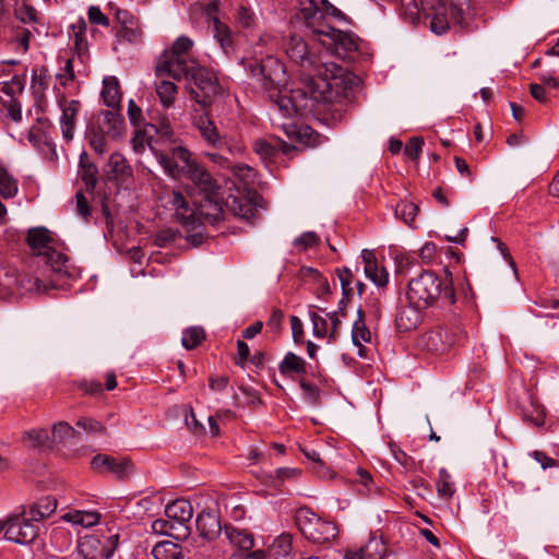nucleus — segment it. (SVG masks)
Instances as JSON below:
<instances>
[{"label":"nucleus","mask_w":559,"mask_h":559,"mask_svg":"<svg viewBox=\"0 0 559 559\" xmlns=\"http://www.w3.org/2000/svg\"><path fill=\"white\" fill-rule=\"evenodd\" d=\"M246 68L269 91L272 102L271 120L283 128L287 135L295 133V124L278 122L280 116L293 119L296 116L316 114L321 105L346 97L354 81L352 74L345 73L341 66L331 62L325 67V72L331 71V79L325 74V78L311 79L304 87L287 90L284 86L287 81L286 70L277 58L267 56L261 61L249 62Z\"/></svg>","instance_id":"obj_1"},{"label":"nucleus","mask_w":559,"mask_h":559,"mask_svg":"<svg viewBox=\"0 0 559 559\" xmlns=\"http://www.w3.org/2000/svg\"><path fill=\"white\" fill-rule=\"evenodd\" d=\"M199 192L200 200L193 202L191 206L186 197L173 191L169 203L175 210V216L185 227L195 229L204 222L214 224L223 218L224 207L230 206L235 214L248 218L252 215V209L248 204H241L236 198L231 199V203L224 201L222 187L213 178V176L200 164H195L185 175Z\"/></svg>","instance_id":"obj_2"},{"label":"nucleus","mask_w":559,"mask_h":559,"mask_svg":"<svg viewBox=\"0 0 559 559\" xmlns=\"http://www.w3.org/2000/svg\"><path fill=\"white\" fill-rule=\"evenodd\" d=\"M536 462H538L543 469L556 466V461L548 456L545 452L535 450L530 454Z\"/></svg>","instance_id":"obj_62"},{"label":"nucleus","mask_w":559,"mask_h":559,"mask_svg":"<svg viewBox=\"0 0 559 559\" xmlns=\"http://www.w3.org/2000/svg\"><path fill=\"white\" fill-rule=\"evenodd\" d=\"M468 7V0H431L424 9V22L436 35H443L451 26L464 23Z\"/></svg>","instance_id":"obj_6"},{"label":"nucleus","mask_w":559,"mask_h":559,"mask_svg":"<svg viewBox=\"0 0 559 559\" xmlns=\"http://www.w3.org/2000/svg\"><path fill=\"white\" fill-rule=\"evenodd\" d=\"M61 109L60 128L62 138L67 142H71L74 136L75 117L81 108V103L75 99L68 100L66 96H61L58 100Z\"/></svg>","instance_id":"obj_17"},{"label":"nucleus","mask_w":559,"mask_h":559,"mask_svg":"<svg viewBox=\"0 0 559 559\" xmlns=\"http://www.w3.org/2000/svg\"><path fill=\"white\" fill-rule=\"evenodd\" d=\"M455 343V336L445 329H436L427 332L423 338L421 344L429 352L445 353Z\"/></svg>","instance_id":"obj_21"},{"label":"nucleus","mask_w":559,"mask_h":559,"mask_svg":"<svg viewBox=\"0 0 559 559\" xmlns=\"http://www.w3.org/2000/svg\"><path fill=\"white\" fill-rule=\"evenodd\" d=\"M75 201H76V211L79 215H81L83 218H87L91 216V209L88 206L87 200L84 197L82 192H76L75 194Z\"/></svg>","instance_id":"obj_63"},{"label":"nucleus","mask_w":559,"mask_h":559,"mask_svg":"<svg viewBox=\"0 0 559 559\" xmlns=\"http://www.w3.org/2000/svg\"><path fill=\"white\" fill-rule=\"evenodd\" d=\"M300 15L306 27L317 39L342 58H354L353 53L360 50V39L352 32H343L329 23L322 22V14L314 8L311 0H298Z\"/></svg>","instance_id":"obj_3"},{"label":"nucleus","mask_w":559,"mask_h":559,"mask_svg":"<svg viewBox=\"0 0 559 559\" xmlns=\"http://www.w3.org/2000/svg\"><path fill=\"white\" fill-rule=\"evenodd\" d=\"M364 273L377 287H384L389 282V273L384 266L379 265L373 251L364 249L360 253Z\"/></svg>","instance_id":"obj_19"},{"label":"nucleus","mask_w":559,"mask_h":559,"mask_svg":"<svg viewBox=\"0 0 559 559\" xmlns=\"http://www.w3.org/2000/svg\"><path fill=\"white\" fill-rule=\"evenodd\" d=\"M421 309L424 308L411 302L402 307L395 317V324L399 331L407 332L416 329L423 319Z\"/></svg>","instance_id":"obj_25"},{"label":"nucleus","mask_w":559,"mask_h":559,"mask_svg":"<svg viewBox=\"0 0 559 559\" xmlns=\"http://www.w3.org/2000/svg\"><path fill=\"white\" fill-rule=\"evenodd\" d=\"M371 333L367 329L364 321V311L361 309L358 310V319L355 321L352 331V340L354 345L359 347L358 354L362 355V343L370 342Z\"/></svg>","instance_id":"obj_33"},{"label":"nucleus","mask_w":559,"mask_h":559,"mask_svg":"<svg viewBox=\"0 0 559 559\" xmlns=\"http://www.w3.org/2000/svg\"><path fill=\"white\" fill-rule=\"evenodd\" d=\"M15 16L24 24H35L38 22V13L34 7L26 2V0H22L21 3L16 1Z\"/></svg>","instance_id":"obj_42"},{"label":"nucleus","mask_w":559,"mask_h":559,"mask_svg":"<svg viewBox=\"0 0 559 559\" xmlns=\"http://www.w3.org/2000/svg\"><path fill=\"white\" fill-rule=\"evenodd\" d=\"M8 116L15 122L22 120V106L17 99L12 98L7 105Z\"/></svg>","instance_id":"obj_64"},{"label":"nucleus","mask_w":559,"mask_h":559,"mask_svg":"<svg viewBox=\"0 0 559 559\" xmlns=\"http://www.w3.org/2000/svg\"><path fill=\"white\" fill-rule=\"evenodd\" d=\"M195 525L200 535L207 540L216 538L222 532L219 519L214 511L200 512L197 515Z\"/></svg>","instance_id":"obj_23"},{"label":"nucleus","mask_w":559,"mask_h":559,"mask_svg":"<svg viewBox=\"0 0 559 559\" xmlns=\"http://www.w3.org/2000/svg\"><path fill=\"white\" fill-rule=\"evenodd\" d=\"M428 5L429 0L420 3L417 0H399L397 12L404 22L417 25L424 21V9Z\"/></svg>","instance_id":"obj_26"},{"label":"nucleus","mask_w":559,"mask_h":559,"mask_svg":"<svg viewBox=\"0 0 559 559\" xmlns=\"http://www.w3.org/2000/svg\"><path fill=\"white\" fill-rule=\"evenodd\" d=\"M320 238L314 231H305L299 237H297L293 245L298 250H307L309 248H314L319 245Z\"/></svg>","instance_id":"obj_46"},{"label":"nucleus","mask_w":559,"mask_h":559,"mask_svg":"<svg viewBox=\"0 0 559 559\" xmlns=\"http://www.w3.org/2000/svg\"><path fill=\"white\" fill-rule=\"evenodd\" d=\"M116 19L119 23V28L116 32V39L119 44L138 45L142 43L143 32L136 16L127 10H117Z\"/></svg>","instance_id":"obj_15"},{"label":"nucleus","mask_w":559,"mask_h":559,"mask_svg":"<svg viewBox=\"0 0 559 559\" xmlns=\"http://www.w3.org/2000/svg\"><path fill=\"white\" fill-rule=\"evenodd\" d=\"M57 509V500L53 497L40 498L31 508L28 515L31 520L38 523L39 521L50 516Z\"/></svg>","instance_id":"obj_31"},{"label":"nucleus","mask_w":559,"mask_h":559,"mask_svg":"<svg viewBox=\"0 0 559 559\" xmlns=\"http://www.w3.org/2000/svg\"><path fill=\"white\" fill-rule=\"evenodd\" d=\"M97 168L94 164H87L81 167V178L84 181L86 188L93 190L97 182Z\"/></svg>","instance_id":"obj_50"},{"label":"nucleus","mask_w":559,"mask_h":559,"mask_svg":"<svg viewBox=\"0 0 559 559\" xmlns=\"http://www.w3.org/2000/svg\"><path fill=\"white\" fill-rule=\"evenodd\" d=\"M314 4V8L322 14V22L329 23L328 17H333L336 20H344L345 14L337 9L335 5L330 3L328 0H321L320 3L316 0H311Z\"/></svg>","instance_id":"obj_43"},{"label":"nucleus","mask_w":559,"mask_h":559,"mask_svg":"<svg viewBox=\"0 0 559 559\" xmlns=\"http://www.w3.org/2000/svg\"><path fill=\"white\" fill-rule=\"evenodd\" d=\"M98 130L112 139H119L124 133V119L114 110H103L98 116Z\"/></svg>","instance_id":"obj_22"},{"label":"nucleus","mask_w":559,"mask_h":559,"mask_svg":"<svg viewBox=\"0 0 559 559\" xmlns=\"http://www.w3.org/2000/svg\"><path fill=\"white\" fill-rule=\"evenodd\" d=\"M293 549V540L292 536L288 534H282L276 539H274L271 550L274 551L276 557L287 556L290 554Z\"/></svg>","instance_id":"obj_45"},{"label":"nucleus","mask_w":559,"mask_h":559,"mask_svg":"<svg viewBox=\"0 0 559 559\" xmlns=\"http://www.w3.org/2000/svg\"><path fill=\"white\" fill-rule=\"evenodd\" d=\"M106 171L111 177L124 176L130 171L128 162L124 156L120 153H112L106 165Z\"/></svg>","instance_id":"obj_38"},{"label":"nucleus","mask_w":559,"mask_h":559,"mask_svg":"<svg viewBox=\"0 0 559 559\" xmlns=\"http://www.w3.org/2000/svg\"><path fill=\"white\" fill-rule=\"evenodd\" d=\"M155 156L164 173L174 179L183 177L197 164L188 148L177 141H171L167 150L157 152Z\"/></svg>","instance_id":"obj_10"},{"label":"nucleus","mask_w":559,"mask_h":559,"mask_svg":"<svg viewBox=\"0 0 559 559\" xmlns=\"http://www.w3.org/2000/svg\"><path fill=\"white\" fill-rule=\"evenodd\" d=\"M224 534L230 545L238 551L234 556H240L241 559H265L266 554L262 549L252 550L254 547L253 534L243 528L226 525Z\"/></svg>","instance_id":"obj_13"},{"label":"nucleus","mask_w":559,"mask_h":559,"mask_svg":"<svg viewBox=\"0 0 559 559\" xmlns=\"http://www.w3.org/2000/svg\"><path fill=\"white\" fill-rule=\"evenodd\" d=\"M128 116L132 124L140 126L142 123V110L133 99L128 103Z\"/></svg>","instance_id":"obj_61"},{"label":"nucleus","mask_w":559,"mask_h":559,"mask_svg":"<svg viewBox=\"0 0 559 559\" xmlns=\"http://www.w3.org/2000/svg\"><path fill=\"white\" fill-rule=\"evenodd\" d=\"M164 75L165 74L158 76L160 81L156 82V93L159 97L163 107L170 108L176 99L177 86L174 82L164 80Z\"/></svg>","instance_id":"obj_34"},{"label":"nucleus","mask_w":559,"mask_h":559,"mask_svg":"<svg viewBox=\"0 0 559 559\" xmlns=\"http://www.w3.org/2000/svg\"><path fill=\"white\" fill-rule=\"evenodd\" d=\"M295 520L301 534L313 543H328L337 535L334 523L322 520L307 507L297 510Z\"/></svg>","instance_id":"obj_9"},{"label":"nucleus","mask_w":559,"mask_h":559,"mask_svg":"<svg viewBox=\"0 0 559 559\" xmlns=\"http://www.w3.org/2000/svg\"><path fill=\"white\" fill-rule=\"evenodd\" d=\"M406 298L408 302L425 309L438 301L443 308L452 307L456 302L452 280H442L432 271H423L408 282Z\"/></svg>","instance_id":"obj_4"},{"label":"nucleus","mask_w":559,"mask_h":559,"mask_svg":"<svg viewBox=\"0 0 559 559\" xmlns=\"http://www.w3.org/2000/svg\"><path fill=\"white\" fill-rule=\"evenodd\" d=\"M252 147L265 164L272 163L280 153L287 155L294 150V146L278 138L258 139L253 142Z\"/></svg>","instance_id":"obj_18"},{"label":"nucleus","mask_w":559,"mask_h":559,"mask_svg":"<svg viewBox=\"0 0 559 559\" xmlns=\"http://www.w3.org/2000/svg\"><path fill=\"white\" fill-rule=\"evenodd\" d=\"M205 338V332L202 328L191 326L183 331L181 344L186 349H193Z\"/></svg>","instance_id":"obj_41"},{"label":"nucleus","mask_w":559,"mask_h":559,"mask_svg":"<svg viewBox=\"0 0 559 559\" xmlns=\"http://www.w3.org/2000/svg\"><path fill=\"white\" fill-rule=\"evenodd\" d=\"M307 364L305 359L297 356L293 352H288L278 365V370L283 376L292 377L294 374H302L306 372Z\"/></svg>","instance_id":"obj_30"},{"label":"nucleus","mask_w":559,"mask_h":559,"mask_svg":"<svg viewBox=\"0 0 559 559\" xmlns=\"http://www.w3.org/2000/svg\"><path fill=\"white\" fill-rule=\"evenodd\" d=\"M4 531L5 539L20 545L34 542L38 535V524L31 516L23 514L11 515L5 522H0V533Z\"/></svg>","instance_id":"obj_12"},{"label":"nucleus","mask_w":559,"mask_h":559,"mask_svg":"<svg viewBox=\"0 0 559 559\" xmlns=\"http://www.w3.org/2000/svg\"><path fill=\"white\" fill-rule=\"evenodd\" d=\"M419 212V207L413 202L403 201L397 204L395 215L411 225Z\"/></svg>","instance_id":"obj_44"},{"label":"nucleus","mask_w":559,"mask_h":559,"mask_svg":"<svg viewBox=\"0 0 559 559\" xmlns=\"http://www.w3.org/2000/svg\"><path fill=\"white\" fill-rule=\"evenodd\" d=\"M193 46L191 38L179 36L171 48L165 50L164 58L156 66V75L167 74L175 80H181L188 73L189 67L194 62L188 59V53Z\"/></svg>","instance_id":"obj_7"},{"label":"nucleus","mask_w":559,"mask_h":559,"mask_svg":"<svg viewBox=\"0 0 559 559\" xmlns=\"http://www.w3.org/2000/svg\"><path fill=\"white\" fill-rule=\"evenodd\" d=\"M98 545H99V540L96 537L85 536L79 544L80 554L85 559H94L95 554L93 552V549H96Z\"/></svg>","instance_id":"obj_48"},{"label":"nucleus","mask_w":559,"mask_h":559,"mask_svg":"<svg viewBox=\"0 0 559 559\" xmlns=\"http://www.w3.org/2000/svg\"><path fill=\"white\" fill-rule=\"evenodd\" d=\"M205 157L211 160L213 164L217 165L222 169H231L234 173L237 171L236 167L233 163L226 157L219 154L218 152H205Z\"/></svg>","instance_id":"obj_54"},{"label":"nucleus","mask_w":559,"mask_h":559,"mask_svg":"<svg viewBox=\"0 0 559 559\" xmlns=\"http://www.w3.org/2000/svg\"><path fill=\"white\" fill-rule=\"evenodd\" d=\"M63 519L71 522L74 525L82 527H92L98 524L100 515L97 512L92 511H74L63 515Z\"/></svg>","instance_id":"obj_35"},{"label":"nucleus","mask_w":559,"mask_h":559,"mask_svg":"<svg viewBox=\"0 0 559 559\" xmlns=\"http://www.w3.org/2000/svg\"><path fill=\"white\" fill-rule=\"evenodd\" d=\"M31 36L29 29L22 28L19 31L15 37L16 49L25 53L29 48Z\"/></svg>","instance_id":"obj_60"},{"label":"nucleus","mask_w":559,"mask_h":559,"mask_svg":"<svg viewBox=\"0 0 559 559\" xmlns=\"http://www.w3.org/2000/svg\"><path fill=\"white\" fill-rule=\"evenodd\" d=\"M171 523L169 536L177 540L186 539L190 536L191 530L189 526L190 522H181L176 520H168Z\"/></svg>","instance_id":"obj_47"},{"label":"nucleus","mask_w":559,"mask_h":559,"mask_svg":"<svg viewBox=\"0 0 559 559\" xmlns=\"http://www.w3.org/2000/svg\"><path fill=\"white\" fill-rule=\"evenodd\" d=\"M235 21L238 28L242 31H251L257 24L255 13L251 9L240 5L237 9Z\"/></svg>","instance_id":"obj_39"},{"label":"nucleus","mask_w":559,"mask_h":559,"mask_svg":"<svg viewBox=\"0 0 559 559\" xmlns=\"http://www.w3.org/2000/svg\"><path fill=\"white\" fill-rule=\"evenodd\" d=\"M36 266L32 272H24L17 276L16 285L22 293L44 294L49 289L58 287L57 281L62 280L52 273L46 265Z\"/></svg>","instance_id":"obj_11"},{"label":"nucleus","mask_w":559,"mask_h":559,"mask_svg":"<svg viewBox=\"0 0 559 559\" xmlns=\"http://www.w3.org/2000/svg\"><path fill=\"white\" fill-rule=\"evenodd\" d=\"M102 97L107 107L116 108L120 106L121 94L119 81L116 76H106L103 81Z\"/></svg>","instance_id":"obj_29"},{"label":"nucleus","mask_w":559,"mask_h":559,"mask_svg":"<svg viewBox=\"0 0 559 559\" xmlns=\"http://www.w3.org/2000/svg\"><path fill=\"white\" fill-rule=\"evenodd\" d=\"M194 124L205 144L215 150L224 148L225 141L221 136L214 122L207 116L198 117Z\"/></svg>","instance_id":"obj_24"},{"label":"nucleus","mask_w":559,"mask_h":559,"mask_svg":"<svg viewBox=\"0 0 559 559\" xmlns=\"http://www.w3.org/2000/svg\"><path fill=\"white\" fill-rule=\"evenodd\" d=\"M284 49L290 60L305 68L310 69L313 67L319 78H325V69L322 71L314 66L313 57L309 50L308 44L301 36L290 34L288 39L284 43ZM326 64L328 63H325L323 68H325ZM326 75L331 79V71H328Z\"/></svg>","instance_id":"obj_14"},{"label":"nucleus","mask_w":559,"mask_h":559,"mask_svg":"<svg viewBox=\"0 0 559 559\" xmlns=\"http://www.w3.org/2000/svg\"><path fill=\"white\" fill-rule=\"evenodd\" d=\"M213 34L225 55L229 56L235 51L233 32L230 27L218 17H213Z\"/></svg>","instance_id":"obj_27"},{"label":"nucleus","mask_w":559,"mask_h":559,"mask_svg":"<svg viewBox=\"0 0 559 559\" xmlns=\"http://www.w3.org/2000/svg\"><path fill=\"white\" fill-rule=\"evenodd\" d=\"M337 274H338L343 295L345 297H350L352 293H353L352 283H353V278H354L352 271L348 267H343L342 270L337 271Z\"/></svg>","instance_id":"obj_51"},{"label":"nucleus","mask_w":559,"mask_h":559,"mask_svg":"<svg viewBox=\"0 0 559 559\" xmlns=\"http://www.w3.org/2000/svg\"><path fill=\"white\" fill-rule=\"evenodd\" d=\"M437 492L438 496L444 500H450L455 492L454 483L452 481L451 475L444 467L439 469Z\"/></svg>","instance_id":"obj_37"},{"label":"nucleus","mask_w":559,"mask_h":559,"mask_svg":"<svg viewBox=\"0 0 559 559\" xmlns=\"http://www.w3.org/2000/svg\"><path fill=\"white\" fill-rule=\"evenodd\" d=\"M17 191V180L0 164V195L11 199L16 195Z\"/></svg>","instance_id":"obj_36"},{"label":"nucleus","mask_w":559,"mask_h":559,"mask_svg":"<svg viewBox=\"0 0 559 559\" xmlns=\"http://www.w3.org/2000/svg\"><path fill=\"white\" fill-rule=\"evenodd\" d=\"M424 141L420 138H413L406 144L404 153L407 157L412 159H417L423 150Z\"/></svg>","instance_id":"obj_57"},{"label":"nucleus","mask_w":559,"mask_h":559,"mask_svg":"<svg viewBox=\"0 0 559 559\" xmlns=\"http://www.w3.org/2000/svg\"><path fill=\"white\" fill-rule=\"evenodd\" d=\"M87 17L92 24L109 26V19L102 12L99 7L91 5L87 10Z\"/></svg>","instance_id":"obj_55"},{"label":"nucleus","mask_w":559,"mask_h":559,"mask_svg":"<svg viewBox=\"0 0 559 559\" xmlns=\"http://www.w3.org/2000/svg\"><path fill=\"white\" fill-rule=\"evenodd\" d=\"M190 82V95L198 104L209 106L221 92L216 74L204 68L192 64L183 75Z\"/></svg>","instance_id":"obj_8"},{"label":"nucleus","mask_w":559,"mask_h":559,"mask_svg":"<svg viewBox=\"0 0 559 559\" xmlns=\"http://www.w3.org/2000/svg\"><path fill=\"white\" fill-rule=\"evenodd\" d=\"M57 78L60 80L62 85H66L69 81H73L75 79L72 59L66 60L64 66L60 69Z\"/></svg>","instance_id":"obj_58"},{"label":"nucleus","mask_w":559,"mask_h":559,"mask_svg":"<svg viewBox=\"0 0 559 559\" xmlns=\"http://www.w3.org/2000/svg\"><path fill=\"white\" fill-rule=\"evenodd\" d=\"M24 440H28L29 445L38 449L50 448V438L46 429H32L24 432Z\"/></svg>","instance_id":"obj_40"},{"label":"nucleus","mask_w":559,"mask_h":559,"mask_svg":"<svg viewBox=\"0 0 559 559\" xmlns=\"http://www.w3.org/2000/svg\"><path fill=\"white\" fill-rule=\"evenodd\" d=\"M364 273L377 287H384L389 282V273L384 266L379 265L373 251L364 249L360 253Z\"/></svg>","instance_id":"obj_20"},{"label":"nucleus","mask_w":559,"mask_h":559,"mask_svg":"<svg viewBox=\"0 0 559 559\" xmlns=\"http://www.w3.org/2000/svg\"><path fill=\"white\" fill-rule=\"evenodd\" d=\"M92 468L97 473H110L117 478H124L133 472V464L128 457H116L97 454L91 461Z\"/></svg>","instance_id":"obj_16"},{"label":"nucleus","mask_w":559,"mask_h":559,"mask_svg":"<svg viewBox=\"0 0 559 559\" xmlns=\"http://www.w3.org/2000/svg\"><path fill=\"white\" fill-rule=\"evenodd\" d=\"M76 426L87 432H105V427L97 420L92 418H80Z\"/></svg>","instance_id":"obj_59"},{"label":"nucleus","mask_w":559,"mask_h":559,"mask_svg":"<svg viewBox=\"0 0 559 559\" xmlns=\"http://www.w3.org/2000/svg\"><path fill=\"white\" fill-rule=\"evenodd\" d=\"M152 554L155 559H182V549L181 546L170 542V540H162L157 543L153 549Z\"/></svg>","instance_id":"obj_32"},{"label":"nucleus","mask_w":559,"mask_h":559,"mask_svg":"<svg viewBox=\"0 0 559 559\" xmlns=\"http://www.w3.org/2000/svg\"><path fill=\"white\" fill-rule=\"evenodd\" d=\"M177 237V231L174 230L173 228H166V229H162L159 230L155 237H154V243L157 246V247H160V248H165L167 247L170 242L175 241Z\"/></svg>","instance_id":"obj_53"},{"label":"nucleus","mask_w":559,"mask_h":559,"mask_svg":"<svg viewBox=\"0 0 559 559\" xmlns=\"http://www.w3.org/2000/svg\"><path fill=\"white\" fill-rule=\"evenodd\" d=\"M309 317L312 323V331L314 336L324 337L329 334L328 321L316 312L310 311Z\"/></svg>","instance_id":"obj_49"},{"label":"nucleus","mask_w":559,"mask_h":559,"mask_svg":"<svg viewBox=\"0 0 559 559\" xmlns=\"http://www.w3.org/2000/svg\"><path fill=\"white\" fill-rule=\"evenodd\" d=\"M165 514L168 520L190 522L193 516V508L186 499H176L166 506Z\"/></svg>","instance_id":"obj_28"},{"label":"nucleus","mask_w":559,"mask_h":559,"mask_svg":"<svg viewBox=\"0 0 559 559\" xmlns=\"http://www.w3.org/2000/svg\"><path fill=\"white\" fill-rule=\"evenodd\" d=\"M27 243L34 251V265H46L59 277L75 278L79 276V267L72 264L66 254L52 247L53 239L47 228H31L27 233Z\"/></svg>","instance_id":"obj_5"},{"label":"nucleus","mask_w":559,"mask_h":559,"mask_svg":"<svg viewBox=\"0 0 559 559\" xmlns=\"http://www.w3.org/2000/svg\"><path fill=\"white\" fill-rule=\"evenodd\" d=\"M104 133L99 130H93L90 134V145L94 150L95 153L102 155L105 152L106 140Z\"/></svg>","instance_id":"obj_56"},{"label":"nucleus","mask_w":559,"mask_h":559,"mask_svg":"<svg viewBox=\"0 0 559 559\" xmlns=\"http://www.w3.org/2000/svg\"><path fill=\"white\" fill-rule=\"evenodd\" d=\"M75 435V430L66 421H60L53 426L52 436L58 441L72 438Z\"/></svg>","instance_id":"obj_52"}]
</instances>
